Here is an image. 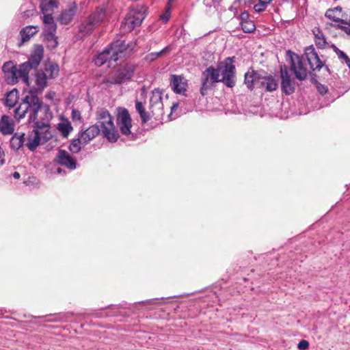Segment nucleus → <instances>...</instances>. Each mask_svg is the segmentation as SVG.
Masks as SVG:
<instances>
[{"instance_id": "nucleus-32", "label": "nucleus", "mask_w": 350, "mask_h": 350, "mask_svg": "<svg viewBox=\"0 0 350 350\" xmlns=\"http://www.w3.org/2000/svg\"><path fill=\"white\" fill-rule=\"evenodd\" d=\"M82 146H83V144L82 143V139L78 135V137L77 139H74L72 140L69 146V150L72 153H78L81 150Z\"/></svg>"}, {"instance_id": "nucleus-39", "label": "nucleus", "mask_w": 350, "mask_h": 350, "mask_svg": "<svg viewBox=\"0 0 350 350\" xmlns=\"http://www.w3.org/2000/svg\"><path fill=\"white\" fill-rule=\"evenodd\" d=\"M309 347V342L307 340H301L297 345V347L300 350H305Z\"/></svg>"}, {"instance_id": "nucleus-35", "label": "nucleus", "mask_w": 350, "mask_h": 350, "mask_svg": "<svg viewBox=\"0 0 350 350\" xmlns=\"http://www.w3.org/2000/svg\"><path fill=\"white\" fill-rule=\"evenodd\" d=\"M241 29L245 33H252L253 32L255 29L256 26L253 21H248L244 23H241Z\"/></svg>"}, {"instance_id": "nucleus-33", "label": "nucleus", "mask_w": 350, "mask_h": 350, "mask_svg": "<svg viewBox=\"0 0 350 350\" xmlns=\"http://www.w3.org/2000/svg\"><path fill=\"white\" fill-rule=\"evenodd\" d=\"M170 51V47L169 46L165 47L163 49L160 51L159 52L151 53L146 55V59L150 62H152L158 57L163 55Z\"/></svg>"}, {"instance_id": "nucleus-44", "label": "nucleus", "mask_w": 350, "mask_h": 350, "mask_svg": "<svg viewBox=\"0 0 350 350\" xmlns=\"http://www.w3.org/2000/svg\"><path fill=\"white\" fill-rule=\"evenodd\" d=\"M157 299H149V300H146V301H142L141 303L142 304H154L157 303Z\"/></svg>"}, {"instance_id": "nucleus-51", "label": "nucleus", "mask_w": 350, "mask_h": 350, "mask_svg": "<svg viewBox=\"0 0 350 350\" xmlns=\"http://www.w3.org/2000/svg\"><path fill=\"white\" fill-rule=\"evenodd\" d=\"M237 1H238V0H237L236 1L234 2V3H233L232 6L231 7V8L237 5Z\"/></svg>"}, {"instance_id": "nucleus-27", "label": "nucleus", "mask_w": 350, "mask_h": 350, "mask_svg": "<svg viewBox=\"0 0 350 350\" xmlns=\"http://www.w3.org/2000/svg\"><path fill=\"white\" fill-rule=\"evenodd\" d=\"M25 142V134H14L11 140L10 145L12 148L14 150H18L21 147L23 146Z\"/></svg>"}, {"instance_id": "nucleus-36", "label": "nucleus", "mask_w": 350, "mask_h": 350, "mask_svg": "<svg viewBox=\"0 0 350 350\" xmlns=\"http://www.w3.org/2000/svg\"><path fill=\"white\" fill-rule=\"evenodd\" d=\"M331 47L333 49L334 51L337 55L338 59L344 60L345 63L349 59L345 53H344L342 51L340 50L334 44H332L331 46Z\"/></svg>"}, {"instance_id": "nucleus-50", "label": "nucleus", "mask_w": 350, "mask_h": 350, "mask_svg": "<svg viewBox=\"0 0 350 350\" xmlns=\"http://www.w3.org/2000/svg\"><path fill=\"white\" fill-rule=\"evenodd\" d=\"M12 175H14V176H16V175H20L19 173L18 172H14Z\"/></svg>"}, {"instance_id": "nucleus-8", "label": "nucleus", "mask_w": 350, "mask_h": 350, "mask_svg": "<svg viewBox=\"0 0 350 350\" xmlns=\"http://www.w3.org/2000/svg\"><path fill=\"white\" fill-rule=\"evenodd\" d=\"M2 70L8 83L14 84L21 80L28 86L30 85L29 77L25 73L20 72L19 68H17L12 62H5L2 66Z\"/></svg>"}, {"instance_id": "nucleus-1", "label": "nucleus", "mask_w": 350, "mask_h": 350, "mask_svg": "<svg viewBox=\"0 0 350 350\" xmlns=\"http://www.w3.org/2000/svg\"><path fill=\"white\" fill-rule=\"evenodd\" d=\"M28 113L29 122L33 123V130L28 137L27 146L30 150H35L40 142V131H46L53 115L48 105L36 95L34 90L24 92L19 106L15 109V118L20 120Z\"/></svg>"}, {"instance_id": "nucleus-52", "label": "nucleus", "mask_w": 350, "mask_h": 350, "mask_svg": "<svg viewBox=\"0 0 350 350\" xmlns=\"http://www.w3.org/2000/svg\"><path fill=\"white\" fill-rule=\"evenodd\" d=\"M46 96L47 98H52V96H51V94H46Z\"/></svg>"}, {"instance_id": "nucleus-45", "label": "nucleus", "mask_w": 350, "mask_h": 350, "mask_svg": "<svg viewBox=\"0 0 350 350\" xmlns=\"http://www.w3.org/2000/svg\"><path fill=\"white\" fill-rule=\"evenodd\" d=\"M271 0H259V2L263 4L265 6H267Z\"/></svg>"}, {"instance_id": "nucleus-20", "label": "nucleus", "mask_w": 350, "mask_h": 350, "mask_svg": "<svg viewBox=\"0 0 350 350\" xmlns=\"http://www.w3.org/2000/svg\"><path fill=\"white\" fill-rule=\"evenodd\" d=\"M186 85L184 77L181 76L172 75L171 86L176 93H184L186 91Z\"/></svg>"}, {"instance_id": "nucleus-11", "label": "nucleus", "mask_w": 350, "mask_h": 350, "mask_svg": "<svg viewBox=\"0 0 350 350\" xmlns=\"http://www.w3.org/2000/svg\"><path fill=\"white\" fill-rule=\"evenodd\" d=\"M117 124L120 132L124 135L131 134L132 120L129 111L122 107L118 109Z\"/></svg>"}, {"instance_id": "nucleus-6", "label": "nucleus", "mask_w": 350, "mask_h": 350, "mask_svg": "<svg viewBox=\"0 0 350 350\" xmlns=\"http://www.w3.org/2000/svg\"><path fill=\"white\" fill-rule=\"evenodd\" d=\"M146 8L137 5L130 10L121 23L120 29L123 33L131 31L135 27L141 25L146 16Z\"/></svg>"}, {"instance_id": "nucleus-42", "label": "nucleus", "mask_w": 350, "mask_h": 350, "mask_svg": "<svg viewBox=\"0 0 350 350\" xmlns=\"http://www.w3.org/2000/svg\"><path fill=\"white\" fill-rule=\"evenodd\" d=\"M266 6H265L263 4L258 2V3L256 4L254 7L255 11L256 12H262L265 9Z\"/></svg>"}, {"instance_id": "nucleus-18", "label": "nucleus", "mask_w": 350, "mask_h": 350, "mask_svg": "<svg viewBox=\"0 0 350 350\" xmlns=\"http://www.w3.org/2000/svg\"><path fill=\"white\" fill-rule=\"evenodd\" d=\"M100 132L98 125H92L84 131H81L79 133V136L82 139L83 146L88 144Z\"/></svg>"}, {"instance_id": "nucleus-5", "label": "nucleus", "mask_w": 350, "mask_h": 350, "mask_svg": "<svg viewBox=\"0 0 350 350\" xmlns=\"http://www.w3.org/2000/svg\"><path fill=\"white\" fill-rule=\"evenodd\" d=\"M127 49L124 40H118L113 42L109 48L99 53L94 59L95 64L101 66L107 62L109 66H114L113 62L118 59V55Z\"/></svg>"}, {"instance_id": "nucleus-13", "label": "nucleus", "mask_w": 350, "mask_h": 350, "mask_svg": "<svg viewBox=\"0 0 350 350\" xmlns=\"http://www.w3.org/2000/svg\"><path fill=\"white\" fill-rule=\"evenodd\" d=\"M280 77L282 90L287 95L293 94L295 91V83L288 72L287 66L285 65L280 67Z\"/></svg>"}, {"instance_id": "nucleus-29", "label": "nucleus", "mask_w": 350, "mask_h": 350, "mask_svg": "<svg viewBox=\"0 0 350 350\" xmlns=\"http://www.w3.org/2000/svg\"><path fill=\"white\" fill-rule=\"evenodd\" d=\"M18 100V91L14 90L6 94L5 104L8 107H12Z\"/></svg>"}, {"instance_id": "nucleus-40", "label": "nucleus", "mask_w": 350, "mask_h": 350, "mask_svg": "<svg viewBox=\"0 0 350 350\" xmlns=\"http://www.w3.org/2000/svg\"><path fill=\"white\" fill-rule=\"evenodd\" d=\"M240 19L241 21V23H244V22L250 21L249 20V13L246 11L243 12L240 14Z\"/></svg>"}, {"instance_id": "nucleus-9", "label": "nucleus", "mask_w": 350, "mask_h": 350, "mask_svg": "<svg viewBox=\"0 0 350 350\" xmlns=\"http://www.w3.org/2000/svg\"><path fill=\"white\" fill-rule=\"evenodd\" d=\"M135 70V66L126 64L120 68L105 82L110 84H121L131 79Z\"/></svg>"}, {"instance_id": "nucleus-15", "label": "nucleus", "mask_w": 350, "mask_h": 350, "mask_svg": "<svg viewBox=\"0 0 350 350\" xmlns=\"http://www.w3.org/2000/svg\"><path fill=\"white\" fill-rule=\"evenodd\" d=\"M305 55L312 70H320L323 66V62L321 60L319 55L312 46L306 49Z\"/></svg>"}, {"instance_id": "nucleus-25", "label": "nucleus", "mask_w": 350, "mask_h": 350, "mask_svg": "<svg viewBox=\"0 0 350 350\" xmlns=\"http://www.w3.org/2000/svg\"><path fill=\"white\" fill-rule=\"evenodd\" d=\"M59 5L58 0H41L40 9L42 13L51 14V12Z\"/></svg>"}, {"instance_id": "nucleus-26", "label": "nucleus", "mask_w": 350, "mask_h": 350, "mask_svg": "<svg viewBox=\"0 0 350 350\" xmlns=\"http://www.w3.org/2000/svg\"><path fill=\"white\" fill-rule=\"evenodd\" d=\"M313 33L315 38L316 45L320 49L325 48L328 45V43L323 32L319 29H317L313 31Z\"/></svg>"}, {"instance_id": "nucleus-31", "label": "nucleus", "mask_w": 350, "mask_h": 350, "mask_svg": "<svg viewBox=\"0 0 350 350\" xmlns=\"http://www.w3.org/2000/svg\"><path fill=\"white\" fill-rule=\"evenodd\" d=\"M57 129L62 136L66 137L72 131V126L70 122L66 121L58 124Z\"/></svg>"}, {"instance_id": "nucleus-55", "label": "nucleus", "mask_w": 350, "mask_h": 350, "mask_svg": "<svg viewBox=\"0 0 350 350\" xmlns=\"http://www.w3.org/2000/svg\"><path fill=\"white\" fill-rule=\"evenodd\" d=\"M57 172H58L59 173H60V172H61V171H60V170H59V169H58V170H57Z\"/></svg>"}, {"instance_id": "nucleus-24", "label": "nucleus", "mask_w": 350, "mask_h": 350, "mask_svg": "<svg viewBox=\"0 0 350 350\" xmlns=\"http://www.w3.org/2000/svg\"><path fill=\"white\" fill-rule=\"evenodd\" d=\"M342 8L336 7L334 9H329L325 12V16L335 23V26L337 24H341L344 20L340 19Z\"/></svg>"}, {"instance_id": "nucleus-53", "label": "nucleus", "mask_w": 350, "mask_h": 350, "mask_svg": "<svg viewBox=\"0 0 350 350\" xmlns=\"http://www.w3.org/2000/svg\"><path fill=\"white\" fill-rule=\"evenodd\" d=\"M21 176H14V178L15 179H17V180H18V179H20V178H21Z\"/></svg>"}, {"instance_id": "nucleus-30", "label": "nucleus", "mask_w": 350, "mask_h": 350, "mask_svg": "<svg viewBox=\"0 0 350 350\" xmlns=\"http://www.w3.org/2000/svg\"><path fill=\"white\" fill-rule=\"evenodd\" d=\"M55 36V32L47 33L44 34V40L46 41L47 46L51 49L57 47L58 42Z\"/></svg>"}, {"instance_id": "nucleus-4", "label": "nucleus", "mask_w": 350, "mask_h": 350, "mask_svg": "<svg viewBox=\"0 0 350 350\" xmlns=\"http://www.w3.org/2000/svg\"><path fill=\"white\" fill-rule=\"evenodd\" d=\"M97 122L95 125H98V129H101V132L109 142H116L119 134L116 131L114 124L109 111L103 108L98 109L96 111Z\"/></svg>"}, {"instance_id": "nucleus-17", "label": "nucleus", "mask_w": 350, "mask_h": 350, "mask_svg": "<svg viewBox=\"0 0 350 350\" xmlns=\"http://www.w3.org/2000/svg\"><path fill=\"white\" fill-rule=\"evenodd\" d=\"M77 10V6L75 2L70 4L67 9L61 12L57 18L58 21L62 25H68L76 14Z\"/></svg>"}, {"instance_id": "nucleus-10", "label": "nucleus", "mask_w": 350, "mask_h": 350, "mask_svg": "<svg viewBox=\"0 0 350 350\" xmlns=\"http://www.w3.org/2000/svg\"><path fill=\"white\" fill-rule=\"evenodd\" d=\"M291 70L293 71L295 77L299 81H304L308 75V68L303 58L295 53L290 55Z\"/></svg>"}, {"instance_id": "nucleus-28", "label": "nucleus", "mask_w": 350, "mask_h": 350, "mask_svg": "<svg viewBox=\"0 0 350 350\" xmlns=\"http://www.w3.org/2000/svg\"><path fill=\"white\" fill-rule=\"evenodd\" d=\"M135 109L144 123L147 122L150 119L149 113L145 111V108L141 102L137 100L135 102Z\"/></svg>"}, {"instance_id": "nucleus-49", "label": "nucleus", "mask_w": 350, "mask_h": 350, "mask_svg": "<svg viewBox=\"0 0 350 350\" xmlns=\"http://www.w3.org/2000/svg\"><path fill=\"white\" fill-rule=\"evenodd\" d=\"M346 64L347 65V66L350 68V59H349L347 60V62H346Z\"/></svg>"}, {"instance_id": "nucleus-48", "label": "nucleus", "mask_w": 350, "mask_h": 350, "mask_svg": "<svg viewBox=\"0 0 350 350\" xmlns=\"http://www.w3.org/2000/svg\"><path fill=\"white\" fill-rule=\"evenodd\" d=\"M64 315L67 318L71 317L72 315V313H66Z\"/></svg>"}, {"instance_id": "nucleus-21", "label": "nucleus", "mask_w": 350, "mask_h": 350, "mask_svg": "<svg viewBox=\"0 0 350 350\" xmlns=\"http://www.w3.org/2000/svg\"><path fill=\"white\" fill-rule=\"evenodd\" d=\"M14 131L12 119L3 115L0 120V132L3 135H11Z\"/></svg>"}, {"instance_id": "nucleus-43", "label": "nucleus", "mask_w": 350, "mask_h": 350, "mask_svg": "<svg viewBox=\"0 0 350 350\" xmlns=\"http://www.w3.org/2000/svg\"><path fill=\"white\" fill-rule=\"evenodd\" d=\"M4 156H5L4 152L3 151L2 148L0 147V167L5 162Z\"/></svg>"}, {"instance_id": "nucleus-34", "label": "nucleus", "mask_w": 350, "mask_h": 350, "mask_svg": "<svg viewBox=\"0 0 350 350\" xmlns=\"http://www.w3.org/2000/svg\"><path fill=\"white\" fill-rule=\"evenodd\" d=\"M22 184L28 187L31 189L37 187L39 184V181L36 176H28L27 178L23 179Z\"/></svg>"}, {"instance_id": "nucleus-41", "label": "nucleus", "mask_w": 350, "mask_h": 350, "mask_svg": "<svg viewBox=\"0 0 350 350\" xmlns=\"http://www.w3.org/2000/svg\"><path fill=\"white\" fill-rule=\"evenodd\" d=\"M317 90L321 94H325L327 92V88L321 84L317 85Z\"/></svg>"}, {"instance_id": "nucleus-46", "label": "nucleus", "mask_w": 350, "mask_h": 350, "mask_svg": "<svg viewBox=\"0 0 350 350\" xmlns=\"http://www.w3.org/2000/svg\"><path fill=\"white\" fill-rule=\"evenodd\" d=\"M178 103H174V104L172 105V106L171 107V110H172V111H173L176 110V109H177V108H178Z\"/></svg>"}, {"instance_id": "nucleus-38", "label": "nucleus", "mask_w": 350, "mask_h": 350, "mask_svg": "<svg viewBox=\"0 0 350 350\" xmlns=\"http://www.w3.org/2000/svg\"><path fill=\"white\" fill-rule=\"evenodd\" d=\"M72 118L74 121H81V112L79 110L73 109L72 111Z\"/></svg>"}, {"instance_id": "nucleus-16", "label": "nucleus", "mask_w": 350, "mask_h": 350, "mask_svg": "<svg viewBox=\"0 0 350 350\" xmlns=\"http://www.w3.org/2000/svg\"><path fill=\"white\" fill-rule=\"evenodd\" d=\"M56 161L62 165H64L68 169L74 170L76 168V161L64 150H59L56 156Z\"/></svg>"}, {"instance_id": "nucleus-14", "label": "nucleus", "mask_w": 350, "mask_h": 350, "mask_svg": "<svg viewBox=\"0 0 350 350\" xmlns=\"http://www.w3.org/2000/svg\"><path fill=\"white\" fill-rule=\"evenodd\" d=\"M257 88H263L267 92H273L278 88V81L271 75H267L265 72H261L258 79Z\"/></svg>"}, {"instance_id": "nucleus-7", "label": "nucleus", "mask_w": 350, "mask_h": 350, "mask_svg": "<svg viewBox=\"0 0 350 350\" xmlns=\"http://www.w3.org/2000/svg\"><path fill=\"white\" fill-rule=\"evenodd\" d=\"M105 17V10L103 8H97L79 25V33L83 36L91 33L97 26L104 21Z\"/></svg>"}, {"instance_id": "nucleus-2", "label": "nucleus", "mask_w": 350, "mask_h": 350, "mask_svg": "<svg viewBox=\"0 0 350 350\" xmlns=\"http://www.w3.org/2000/svg\"><path fill=\"white\" fill-rule=\"evenodd\" d=\"M44 55V48L42 45H36L31 51L28 60L19 66V72L25 73L29 77L30 72H34L36 88L30 89L36 92V95L42 93L47 86L48 81L55 79L59 74V66L52 62H46L43 67L37 70Z\"/></svg>"}, {"instance_id": "nucleus-22", "label": "nucleus", "mask_w": 350, "mask_h": 350, "mask_svg": "<svg viewBox=\"0 0 350 350\" xmlns=\"http://www.w3.org/2000/svg\"><path fill=\"white\" fill-rule=\"evenodd\" d=\"M39 31L38 26L29 25L23 28L20 31V36L21 37V42L24 43L30 40V38L36 34Z\"/></svg>"}, {"instance_id": "nucleus-12", "label": "nucleus", "mask_w": 350, "mask_h": 350, "mask_svg": "<svg viewBox=\"0 0 350 350\" xmlns=\"http://www.w3.org/2000/svg\"><path fill=\"white\" fill-rule=\"evenodd\" d=\"M149 109L153 116L160 117L163 114L162 92L159 89L154 90L151 93Z\"/></svg>"}, {"instance_id": "nucleus-3", "label": "nucleus", "mask_w": 350, "mask_h": 350, "mask_svg": "<svg viewBox=\"0 0 350 350\" xmlns=\"http://www.w3.org/2000/svg\"><path fill=\"white\" fill-rule=\"evenodd\" d=\"M218 82L224 83L228 88L235 85V66L232 58L228 57L221 62L217 68L210 66L202 72L200 94L202 96L206 95L208 91Z\"/></svg>"}, {"instance_id": "nucleus-23", "label": "nucleus", "mask_w": 350, "mask_h": 350, "mask_svg": "<svg viewBox=\"0 0 350 350\" xmlns=\"http://www.w3.org/2000/svg\"><path fill=\"white\" fill-rule=\"evenodd\" d=\"M43 23L44 24V29L43 34L51 32H56L57 26L54 21L52 14H46L43 16Z\"/></svg>"}, {"instance_id": "nucleus-37", "label": "nucleus", "mask_w": 350, "mask_h": 350, "mask_svg": "<svg viewBox=\"0 0 350 350\" xmlns=\"http://www.w3.org/2000/svg\"><path fill=\"white\" fill-rule=\"evenodd\" d=\"M336 27L342 29L347 35H350V23L344 21L340 25L337 24Z\"/></svg>"}, {"instance_id": "nucleus-47", "label": "nucleus", "mask_w": 350, "mask_h": 350, "mask_svg": "<svg viewBox=\"0 0 350 350\" xmlns=\"http://www.w3.org/2000/svg\"><path fill=\"white\" fill-rule=\"evenodd\" d=\"M176 0H169L168 1V3H167V8L168 10L170 9V5L174 2Z\"/></svg>"}, {"instance_id": "nucleus-54", "label": "nucleus", "mask_w": 350, "mask_h": 350, "mask_svg": "<svg viewBox=\"0 0 350 350\" xmlns=\"http://www.w3.org/2000/svg\"><path fill=\"white\" fill-rule=\"evenodd\" d=\"M165 21H168V17H165Z\"/></svg>"}, {"instance_id": "nucleus-19", "label": "nucleus", "mask_w": 350, "mask_h": 350, "mask_svg": "<svg viewBox=\"0 0 350 350\" xmlns=\"http://www.w3.org/2000/svg\"><path fill=\"white\" fill-rule=\"evenodd\" d=\"M261 72H255L254 70L248 71L245 74V83L250 90L258 88V79Z\"/></svg>"}]
</instances>
